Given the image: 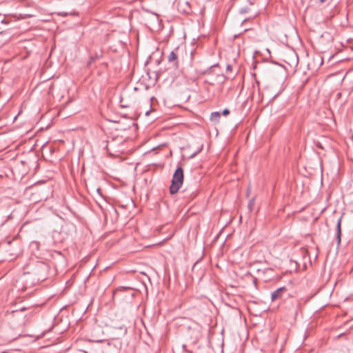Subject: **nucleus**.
Listing matches in <instances>:
<instances>
[{
    "mask_svg": "<svg viewBox=\"0 0 353 353\" xmlns=\"http://www.w3.org/2000/svg\"><path fill=\"white\" fill-rule=\"evenodd\" d=\"M221 117V113L219 112H213L210 115V120L215 123L219 122V119Z\"/></svg>",
    "mask_w": 353,
    "mask_h": 353,
    "instance_id": "obj_12",
    "label": "nucleus"
},
{
    "mask_svg": "<svg viewBox=\"0 0 353 353\" xmlns=\"http://www.w3.org/2000/svg\"><path fill=\"white\" fill-rule=\"evenodd\" d=\"M250 12V8L247 7V6H245V7H243V8H241L239 9V12L241 14H245V13H248Z\"/></svg>",
    "mask_w": 353,
    "mask_h": 353,
    "instance_id": "obj_15",
    "label": "nucleus"
},
{
    "mask_svg": "<svg viewBox=\"0 0 353 353\" xmlns=\"http://www.w3.org/2000/svg\"><path fill=\"white\" fill-rule=\"evenodd\" d=\"M94 58H92V56L90 57L89 61L87 63V67L90 68L92 63H95Z\"/></svg>",
    "mask_w": 353,
    "mask_h": 353,
    "instance_id": "obj_16",
    "label": "nucleus"
},
{
    "mask_svg": "<svg viewBox=\"0 0 353 353\" xmlns=\"http://www.w3.org/2000/svg\"><path fill=\"white\" fill-rule=\"evenodd\" d=\"M230 114V110L227 108L224 109L223 111H222V114L223 116H227Z\"/></svg>",
    "mask_w": 353,
    "mask_h": 353,
    "instance_id": "obj_19",
    "label": "nucleus"
},
{
    "mask_svg": "<svg viewBox=\"0 0 353 353\" xmlns=\"http://www.w3.org/2000/svg\"><path fill=\"white\" fill-rule=\"evenodd\" d=\"M326 1H327V0H319V1H320L321 3H324V2H325Z\"/></svg>",
    "mask_w": 353,
    "mask_h": 353,
    "instance_id": "obj_22",
    "label": "nucleus"
},
{
    "mask_svg": "<svg viewBox=\"0 0 353 353\" xmlns=\"http://www.w3.org/2000/svg\"><path fill=\"white\" fill-rule=\"evenodd\" d=\"M341 219L342 216L339 217V219L337 221L336 224V240H337V244L339 245L341 243Z\"/></svg>",
    "mask_w": 353,
    "mask_h": 353,
    "instance_id": "obj_10",
    "label": "nucleus"
},
{
    "mask_svg": "<svg viewBox=\"0 0 353 353\" xmlns=\"http://www.w3.org/2000/svg\"><path fill=\"white\" fill-rule=\"evenodd\" d=\"M254 205V199L253 198V199H250L248 203V209L250 212H252L253 210Z\"/></svg>",
    "mask_w": 353,
    "mask_h": 353,
    "instance_id": "obj_14",
    "label": "nucleus"
},
{
    "mask_svg": "<svg viewBox=\"0 0 353 353\" xmlns=\"http://www.w3.org/2000/svg\"><path fill=\"white\" fill-rule=\"evenodd\" d=\"M8 247L5 250V259L11 261L16 258L21 252V248L18 243L8 241L6 244Z\"/></svg>",
    "mask_w": 353,
    "mask_h": 353,
    "instance_id": "obj_3",
    "label": "nucleus"
},
{
    "mask_svg": "<svg viewBox=\"0 0 353 353\" xmlns=\"http://www.w3.org/2000/svg\"><path fill=\"white\" fill-rule=\"evenodd\" d=\"M184 179L183 170L181 166H178L174 172L171 185L170 186V194H174L181 188Z\"/></svg>",
    "mask_w": 353,
    "mask_h": 353,
    "instance_id": "obj_2",
    "label": "nucleus"
},
{
    "mask_svg": "<svg viewBox=\"0 0 353 353\" xmlns=\"http://www.w3.org/2000/svg\"><path fill=\"white\" fill-rule=\"evenodd\" d=\"M232 67L231 65H228L226 67V73L228 74L229 72H231Z\"/></svg>",
    "mask_w": 353,
    "mask_h": 353,
    "instance_id": "obj_20",
    "label": "nucleus"
},
{
    "mask_svg": "<svg viewBox=\"0 0 353 353\" xmlns=\"http://www.w3.org/2000/svg\"><path fill=\"white\" fill-rule=\"evenodd\" d=\"M290 296V290L287 287L283 286L271 293V301H276L277 300H285Z\"/></svg>",
    "mask_w": 353,
    "mask_h": 353,
    "instance_id": "obj_5",
    "label": "nucleus"
},
{
    "mask_svg": "<svg viewBox=\"0 0 353 353\" xmlns=\"http://www.w3.org/2000/svg\"><path fill=\"white\" fill-rule=\"evenodd\" d=\"M283 61L289 65L290 68H296L299 63V57L295 52L292 51L284 54Z\"/></svg>",
    "mask_w": 353,
    "mask_h": 353,
    "instance_id": "obj_7",
    "label": "nucleus"
},
{
    "mask_svg": "<svg viewBox=\"0 0 353 353\" xmlns=\"http://www.w3.org/2000/svg\"><path fill=\"white\" fill-rule=\"evenodd\" d=\"M122 143L123 139L121 137L119 139L112 138L107 141L105 148L109 152H122Z\"/></svg>",
    "mask_w": 353,
    "mask_h": 353,
    "instance_id": "obj_4",
    "label": "nucleus"
},
{
    "mask_svg": "<svg viewBox=\"0 0 353 353\" xmlns=\"http://www.w3.org/2000/svg\"><path fill=\"white\" fill-rule=\"evenodd\" d=\"M121 106H122V107H124V108H126V107H128V105H121Z\"/></svg>",
    "mask_w": 353,
    "mask_h": 353,
    "instance_id": "obj_23",
    "label": "nucleus"
},
{
    "mask_svg": "<svg viewBox=\"0 0 353 353\" xmlns=\"http://www.w3.org/2000/svg\"><path fill=\"white\" fill-rule=\"evenodd\" d=\"M92 58H94V61H97L102 57V54H96L94 56H92Z\"/></svg>",
    "mask_w": 353,
    "mask_h": 353,
    "instance_id": "obj_18",
    "label": "nucleus"
},
{
    "mask_svg": "<svg viewBox=\"0 0 353 353\" xmlns=\"http://www.w3.org/2000/svg\"><path fill=\"white\" fill-rule=\"evenodd\" d=\"M183 192L185 194L184 196L187 199H193L196 195V190L190 191L188 188H185L183 190Z\"/></svg>",
    "mask_w": 353,
    "mask_h": 353,
    "instance_id": "obj_11",
    "label": "nucleus"
},
{
    "mask_svg": "<svg viewBox=\"0 0 353 353\" xmlns=\"http://www.w3.org/2000/svg\"><path fill=\"white\" fill-rule=\"evenodd\" d=\"M217 67H219V64H214V65H213L210 66V67L209 68V69H208V70H209V73H211V72H212V71L214 68H217ZM208 71L205 72V73H208Z\"/></svg>",
    "mask_w": 353,
    "mask_h": 353,
    "instance_id": "obj_17",
    "label": "nucleus"
},
{
    "mask_svg": "<svg viewBox=\"0 0 353 353\" xmlns=\"http://www.w3.org/2000/svg\"><path fill=\"white\" fill-rule=\"evenodd\" d=\"M24 276H27L26 280L30 279L32 284L42 282L47 279L50 268L48 265L42 261H37L29 264L26 268Z\"/></svg>",
    "mask_w": 353,
    "mask_h": 353,
    "instance_id": "obj_1",
    "label": "nucleus"
},
{
    "mask_svg": "<svg viewBox=\"0 0 353 353\" xmlns=\"http://www.w3.org/2000/svg\"><path fill=\"white\" fill-rule=\"evenodd\" d=\"M188 336L192 342H196L201 336L200 326L196 323L192 322L191 324L188 326Z\"/></svg>",
    "mask_w": 353,
    "mask_h": 353,
    "instance_id": "obj_6",
    "label": "nucleus"
},
{
    "mask_svg": "<svg viewBox=\"0 0 353 353\" xmlns=\"http://www.w3.org/2000/svg\"><path fill=\"white\" fill-rule=\"evenodd\" d=\"M177 10L184 14H190L192 12L191 6L187 0H178Z\"/></svg>",
    "mask_w": 353,
    "mask_h": 353,
    "instance_id": "obj_9",
    "label": "nucleus"
},
{
    "mask_svg": "<svg viewBox=\"0 0 353 353\" xmlns=\"http://www.w3.org/2000/svg\"><path fill=\"white\" fill-rule=\"evenodd\" d=\"M179 48H176L174 50H172L170 54L168 56V61L170 64V67L176 70L179 68Z\"/></svg>",
    "mask_w": 353,
    "mask_h": 353,
    "instance_id": "obj_8",
    "label": "nucleus"
},
{
    "mask_svg": "<svg viewBox=\"0 0 353 353\" xmlns=\"http://www.w3.org/2000/svg\"><path fill=\"white\" fill-rule=\"evenodd\" d=\"M130 290V288L129 287H123V286H120L119 288H117L114 291V294H115L116 293H117L118 292H125V291H128Z\"/></svg>",
    "mask_w": 353,
    "mask_h": 353,
    "instance_id": "obj_13",
    "label": "nucleus"
},
{
    "mask_svg": "<svg viewBox=\"0 0 353 353\" xmlns=\"http://www.w3.org/2000/svg\"><path fill=\"white\" fill-rule=\"evenodd\" d=\"M102 65L104 66V67H107L108 66V64L106 63H103Z\"/></svg>",
    "mask_w": 353,
    "mask_h": 353,
    "instance_id": "obj_21",
    "label": "nucleus"
}]
</instances>
